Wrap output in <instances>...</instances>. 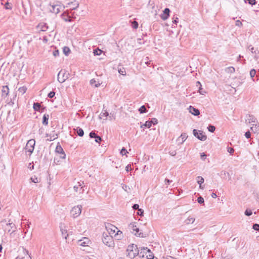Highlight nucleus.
Listing matches in <instances>:
<instances>
[{
    "instance_id": "21",
    "label": "nucleus",
    "mask_w": 259,
    "mask_h": 259,
    "mask_svg": "<svg viewBox=\"0 0 259 259\" xmlns=\"http://www.w3.org/2000/svg\"><path fill=\"white\" fill-rule=\"evenodd\" d=\"M74 130L78 136L81 137L83 136L84 131L81 128L77 127L76 128H74Z\"/></svg>"
},
{
    "instance_id": "25",
    "label": "nucleus",
    "mask_w": 259,
    "mask_h": 259,
    "mask_svg": "<svg viewBox=\"0 0 259 259\" xmlns=\"http://www.w3.org/2000/svg\"><path fill=\"white\" fill-rule=\"evenodd\" d=\"M196 86L199 87L198 92L200 93V94L204 95V93H205V91L202 88H201V85L199 81H198L196 82Z\"/></svg>"
},
{
    "instance_id": "4",
    "label": "nucleus",
    "mask_w": 259,
    "mask_h": 259,
    "mask_svg": "<svg viewBox=\"0 0 259 259\" xmlns=\"http://www.w3.org/2000/svg\"><path fill=\"white\" fill-rule=\"evenodd\" d=\"M35 144V141L34 139H30L28 141L25 147V149L26 150V153L29 152V155H30L32 152H33L34 149V146Z\"/></svg>"
},
{
    "instance_id": "19",
    "label": "nucleus",
    "mask_w": 259,
    "mask_h": 259,
    "mask_svg": "<svg viewBox=\"0 0 259 259\" xmlns=\"http://www.w3.org/2000/svg\"><path fill=\"white\" fill-rule=\"evenodd\" d=\"M26 90H27V88L26 87L24 86V87L19 88L16 93V94L18 96H21L26 92Z\"/></svg>"
},
{
    "instance_id": "27",
    "label": "nucleus",
    "mask_w": 259,
    "mask_h": 259,
    "mask_svg": "<svg viewBox=\"0 0 259 259\" xmlns=\"http://www.w3.org/2000/svg\"><path fill=\"white\" fill-rule=\"evenodd\" d=\"M146 250H144L143 249V247L141 248L139 251V255L140 257H141L142 259H146V257L145 256Z\"/></svg>"
},
{
    "instance_id": "49",
    "label": "nucleus",
    "mask_w": 259,
    "mask_h": 259,
    "mask_svg": "<svg viewBox=\"0 0 259 259\" xmlns=\"http://www.w3.org/2000/svg\"><path fill=\"white\" fill-rule=\"evenodd\" d=\"M169 154L171 155V156H174L176 155L177 154V152H176V150H170L169 151Z\"/></svg>"
},
{
    "instance_id": "57",
    "label": "nucleus",
    "mask_w": 259,
    "mask_h": 259,
    "mask_svg": "<svg viewBox=\"0 0 259 259\" xmlns=\"http://www.w3.org/2000/svg\"><path fill=\"white\" fill-rule=\"evenodd\" d=\"M104 111L105 112L104 113L102 112L101 114V115L107 117L109 115L108 112L106 110H105Z\"/></svg>"
},
{
    "instance_id": "23",
    "label": "nucleus",
    "mask_w": 259,
    "mask_h": 259,
    "mask_svg": "<svg viewBox=\"0 0 259 259\" xmlns=\"http://www.w3.org/2000/svg\"><path fill=\"white\" fill-rule=\"evenodd\" d=\"M2 96H7L9 92V89L8 86H3L2 90Z\"/></svg>"
},
{
    "instance_id": "29",
    "label": "nucleus",
    "mask_w": 259,
    "mask_h": 259,
    "mask_svg": "<svg viewBox=\"0 0 259 259\" xmlns=\"http://www.w3.org/2000/svg\"><path fill=\"white\" fill-rule=\"evenodd\" d=\"M90 83L92 86H94L95 87H98L100 85V83L94 79H92L90 80Z\"/></svg>"
},
{
    "instance_id": "50",
    "label": "nucleus",
    "mask_w": 259,
    "mask_h": 259,
    "mask_svg": "<svg viewBox=\"0 0 259 259\" xmlns=\"http://www.w3.org/2000/svg\"><path fill=\"white\" fill-rule=\"evenodd\" d=\"M227 151L230 154H233L234 152V149L233 148H231V147H228L227 148Z\"/></svg>"
},
{
    "instance_id": "46",
    "label": "nucleus",
    "mask_w": 259,
    "mask_h": 259,
    "mask_svg": "<svg viewBox=\"0 0 259 259\" xmlns=\"http://www.w3.org/2000/svg\"><path fill=\"white\" fill-rule=\"evenodd\" d=\"M252 229L255 231H259V224H254L252 226Z\"/></svg>"
},
{
    "instance_id": "3",
    "label": "nucleus",
    "mask_w": 259,
    "mask_h": 259,
    "mask_svg": "<svg viewBox=\"0 0 259 259\" xmlns=\"http://www.w3.org/2000/svg\"><path fill=\"white\" fill-rule=\"evenodd\" d=\"M69 73L65 70H61L58 74V80L60 83L64 82L69 77Z\"/></svg>"
},
{
    "instance_id": "62",
    "label": "nucleus",
    "mask_w": 259,
    "mask_h": 259,
    "mask_svg": "<svg viewBox=\"0 0 259 259\" xmlns=\"http://www.w3.org/2000/svg\"><path fill=\"white\" fill-rule=\"evenodd\" d=\"M132 169V168H131V166L130 164H128L125 167V170L127 172H128L129 171H130Z\"/></svg>"
},
{
    "instance_id": "12",
    "label": "nucleus",
    "mask_w": 259,
    "mask_h": 259,
    "mask_svg": "<svg viewBox=\"0 0 259 259\" xmlns=\"http://www.w3.org/2000/svg\"><path fill=\"white\" fill-rule=\"evenodd\" d=\"M62 8H65V7H62L60 5H55L52 6V10H51V11L52 13H54L56 14L59 13L60 12V9Z\"/></svg>"
},
{
    "instance_id": "40",
    "label": "nucleus",
    "mask_w": 259,
    "mask_h": 259,
    "mask_svg": "<svg viewBox=\"0 0 259 259\" xmlns=\"http://www.w3.org/2000/svg\"><path fill=\"white\" fill-rule=\"evenodd\" d=\"M195 219L194 218L189 217L186 221L187 224H189L190 222L191 223H193L195 221Z\"/></svg>"
},
{
    "instance_id": "43",
    "label": "nucleus",
    "mask_w": 259,
    "mask_h": 259,
    "mask_svg": "<svg viewBox=\"0 0 259 259\" xmlns=\"http://www.w3.org/2000/svg\"><path fill=\"white\" fill-rule=\"evenodd\" d=\"M127 153H128L127 150L124 147H123L120 151V154L122 155H126Z\"/></svg>"
},
{
    "instance_id": "28",
    "label": "nucleus",
    "mask_w": 259,
    "mask_h": 259,
    "mask_svg": "<svg viewBox=\"0 0 259 259\" xmlns=\"http://www.w3.org/2000/svg\"><path fill=\"white\" fill-rule=\"evenodd\" d=\"M247 119L248 120V122L249 123H251V122H255V118L254 117L253 115H248L247 116Z\"/></svg>"
},
{
    "instance_id": "45",
    "label": "nucleus",
    "mask_w": 259,
    "mask_h": 259,
    "mask_svg": "<svg viewBox=\"0 0 259 259\" xmlns=\"http://www.w3.org/2000/svg\"><path fill=\"white\" fill-rule=\"evenodd\" d=\"M256 74V71L255 69H252L250 71V75L251 78L253 77Z\"/></svg>"
},
{
    "instance_id": "54",
    "label": "nucleus",
    "mask_w": 259,
    "mask_h": 259,
    "mask_svg": "<svg viewBox=\"0 0 259 259\" xmlns=\"http://www.w3.org/2000/svg\"><path fill=\"white\" fill-rule=\"evenodd\" d=\"M53 54L55 57L58 56L59 55V51L58 50H56L53 52Z\"/></svg>"
},
{
    "instance_id": "7",
    "label": "nucleus",
    "mask_w": 259,
    "mask_h": 259,
    "mask_svg": "<svg viewBox=\"0 0 259 259\" xmlns=\"http://www.w3.org/2000/svg\"><path fill=\"white\" fill-rule=\"evenodd\" d=\"M81 209L82 206L80 205L74 206L71 210V213L74 218H76L80 214Z\"/></svg>"
},
{
    "instance_id": "2",
    "label": "nucleus",
    "mask_w": 259,
    "mask_h": 259,
    "mask_svg": "<svg viewBox=\"0 0 259 259\" xmlns=\"http://www.w3.org/2000/svg\"><path fill=\"white\" fill-rule=\"evenodd\" d=\"M110 232H103L102 234V242L106 246L109 247L114 246V242L112 235Z\"/></svg>"
},
{
    "instance_id": "44",
    "label": "nucleus",
    "mask_w": 259,
    "mask_h": 259,
    "mask_svg": "<svg viewBox=\"0 0 259 259\" xmlns=\"http://www.w3.org/2000/svg\"><path fill=\"white\" fill-rule=\"evenodd\" d=\"M244 2L245 3H248L251 5H253L255 4V0H244Z\"/></svg>"
},
{
    "instance_id": "51",
    "label": "nucleus",
    "mask_w": 259,
    "mask_h": 259,
    "mask_svg": "<svg viewBox=\"0 0 259 259\" xmlns=\"http://www.w3.org/2000/svg\"><path fill=\"white\" fill-rule=\"evenodd\" d=\"M55 95V92L52 91L50 92L48 94L47 97H54Z\"/></svg>"
},
{
    "instance_id": "63",
    "label": "nucleus",
    "mask_w": 259,
    "mask_h": 259,
    "mask_svg": "<svg viewBox=\"0 0 259 259\" xmlns=\"http://www.w3.org/2000/svg\"><path fill=\"white\" fill-rule=\"evenodd\" d=\"M163 258L164 259H177L176 258L170 255H166L165 257L164 256Z\"/></svg>"
},
{
    "instance_id": "42",
    "label": "nucleus",
    "mask_w": 259,
    "mask_h": 259,
    "mask_svg": "<svg viewBox=\"0 0 259 259\" xmlns=\"http://www.w3.org/2000/svg\"><path fill=\"white\" fill-rule=\"evenodd\" d=\"M244 213L247 216H250L252 214V212L251 210L247 209L245 211Z\"/></svg>"
},
{
    "instance_id": "58",
    "label": "nucleus",
    "mask_w": 259,
    "mask_h": 259,
    "mask_svg": "<svg viewBox=\"0 0 259 259\" xmlns=\"http://www.w3.org/2000/svg\"><path fill=\"white\" fill-rule=\"evenodd\" d=\"M206 157V155L204 153H202L200 154V158L202 160H204Z\"/></svg>"
},
{
    "instance_id": "47",
    "label": "nucleus",
    "mask_w": 259,
    "mask_h": 259,
    "mask_svg": "<svg viewBox=\"0 0 259 259\" xmlns=\"http://www.w3.org/2000/svg\"><path fill=\"white\" fill-rule=\"evenodd\" d=\"M138 212H137V214L139 215H140V216H143L144 215V211L143 209H141V208H139L138 210Z\"/></svg>"
},
{
    "instance_id": "34",
    "label": "nucleus",
    "mask_w": 259,
    "mask_h": 259,
    "mask_svg": "<svg viewBox=\"0 0 259 259\" xmlns=\"http://www.w3.org/2000/svg\"><path fill=\"white\" fill-rule=\"evenodd\" d=\"M152 126L151 125V122H150L149 121H147L145 122L144 124H143L141 126V127H147L150 128Z\"/></svg>"
},
{
    "instance_id": "9",
    "label": "nucleus",
    "mask_w": 259,
    "mask_h": 259,
    "mask_svg": "<svg viewBox=\"0 0 259 259\" xmlns=\"http://www.w3.org/2000/svg\"><path fill=\"white\" fill-rule=\"evenodd\" d=\"M90 138H94L96 143L100 144L102 141L101 137L98 136L94 131H92L89 134Z\"/></svg>"
},
{
    "instance_id": "1",
    "label": "nucleus",
    "mask_w": 259,
    "mask_h": 259,
    "mask_svg": "<svg viewBox=\"0 0 259 259\" xmlns=\"http://www.w3.org/2000/svg\"><path fill=\"white\" fill-rule=\"evenodd\" d=\"M126 251L127 252V256L132 259L138 255L140 249H139L136 245L131 244L127 246Z\"/></svg>"
},
{
    "instance_id": "5",
    "label": "nucleus",
    "mask_w": 259,
    "mask_h": 259,
    "mask_svg": "<svg viewBox=\"0 0 259 259\" xmlns=\"http://www.w3.org/2000/svg\"><path fill=\"white\" fill-rule=\"evenodd\" d=\"M193 134L196 138L200 141H204L207 139L206 135L202 131L194 129L193 131Z\"/></svg>"
},
{
    "instance_id": "60",
    "label": "nucleus",
    "mask_w": 259,
    "mask_h": 259,
    "mask_svg": "<svg viewBox=\"0 0 259 259\" xmlns=\"http://www.w3.org/2000/svg\"><path fill=\"white\" fill-rule=\"evenodd\" d=\"M172 182L171 180H170L168 179H165V184L166 185H169Z\"/></svg>"
},
{
    "instance_id": "53",
    "label": "nucleus",
    "mask_w": 259,
    "mask_h": 259,
    "mask_svg": "<svg viewBox=\"0 0 259 259\" xmlns=\"http://www.w3.org/2000/svg\"><path fill=\"white\" fill-rule=\"evenodd\" d=\"M245 136L247 139H249L251 137V133L249 131H247L245 133Z\"/></svg>"
},
{
    "instance_id": "61",
    "label": "nucleus",
    "mask_w": 259,
    "mask_h": 259,
    "mask_svg": "<svg viewBox=\"0 0 259 259\" xmlns=\"http://www.w3.org/2000/svg\"><path fill=\"white\" fill-rule=\"evenodd\" d=\"M248 49H249V50L252 53H255V52L254 51V48L253 47H252L251 45L249 46L248 47Z\"/></svg>"
},
{
    "instance_id": "20",
    "label": "nucleus",
    "mask_w": 259,
    "mask_h": 259,
    "mask_svg": "<svg viewBox=\"0 0 259 259\" xmlns=\"http://www.w3.org/2000/svg\"><path fill=\"white\" fill-rule=\"evenodd\" d=\"M196 179L197 183L199 185V188L201 189H203L204 186H202V184L204 182V179L201 176H198L196 178Z\"/></svg>"
},
{
    "instance_id": "15",
    "label": "nucleus",
    "mask_w": 259,
    "mask_h": 259,
    "mask_svg": "<svg viewBox=\"0 0 259 259\" xmlns=\"http://www.w3.org/2000/svg\"><path fill=\"white\" fill-rule=\"evenodd\" d=\"M188 110L190 113L195 116H198L200 114L199 110L197 108H194L192 106H190L188 108Z\"/></svg>"
},
{
    "instance_id": "32",
    "label": "nucleus",
    "mask_w": 259,
    "mask_h": 259,
    "mask_svg": "<svg viewBox=\"0 0 259 259\" xmlns=\"http://www.w3.org/2000/svg\"><path fill=\"white\" fill-rule=\"evenodd\" d=\"M30 180L32 182L34 183H38L40 181V179L39 178H38L35 176H34L33 177H32L30 178Z\"/></svg>"
},
{
    "instance_id": "59",
    "label": "nucleus",
    "mask_w": 259,
    "mask_h": 259,
    "mask_svg": "<svg viewBox=\"0 0 259 259\" xmlns=\"http://www.w3.org/2000/svg\"><path fill=\"white\" fill-rule=\"evenodd\" d=\"M58 138L57 135H53L52 136L50 137V138L49 139L50 141H53Z\"/></svg>"
},
{
    "instance_id": "13",
    "label": "nucleus",
    "mask_w": 259,
    "mask_h": 259,
    "mask_svg": "<svg viewBox=\"0 0 259 259\" xmlns=\"http://www.w3.org/2000/svg\"><path fill=\"white\" fill-rule=\"evenodd\" d=\"M48 29V26L45 23H40L37 26V29L38 31H46Z\"/></svg>"
},
{
    "instance_id": "30",
    "label": "nucleus",
    "mask_w": 259,
    "mask_h": 259,
    "mask_svg": "<svg viewBox=\"0 0 259 259\" xmlns=\"http://www.w3.org/2000/svg\"><path fill=\"white\" fill-rule=\"evenodd\" d=\"M16 98H7L6 103L10 106H12L14 104V101Z\"/></svg>"
},
{
    "instance_id": "52",
    "label": "nucleus",
    "mask_w": 259,
    "mask_h": 259,
    "mask_svg": "<svg viewBox=\"0 0 259 259\" xmlns=\"http://www.w3.org/2000/svg\"><path fill=\"white\" fill-rule=\"evenodd\" d=\"M138 23L137 21H134L133 22V27L135 29H136L138 27Z\"/></svg>"
},
{
    "instance_id": "64",
    "label": "nucleus",
    "mask_w": 259,
    "mask_h": 259,
    "mask_svg": "<svg viewBox=\"0 0 259 259\" xmlns=\"http://www.w3.org/2000/svg\"><path fill=\"white\" fill-rule=\"evenodd\" d=\"M122 231H120V230H117L115 235H116L117 236H119V235H122Z\"/></svg>"
},
{
    "instance_id": "10",
    "label": "nucleus",
    "mask_w": 259,
    "mask_h": 259,
    "mask_svg": "<svg viewBox=\"0 0 259 259\" xmlns=\"http://www.w3.org/2000/svg\"><path fill=\"white\" fill-rule=\"evenodd\" d=\"M11 230H12V232L10 233V235H12L16 230L15 224L13 223H7L5 230H8V232H10Z\"/></svg>"
},
{
    "instance_id": "38",
    "label": "nucleus",
    "mask_w": 259,
    "mask_h": 259,
    "mask_svg": "<svg viewBox=\"0 0 259 259\" xmlns=\"http://www.w3.org/2000/svg\"><path fill=\"white\" fill-rule=\"evenodd\" d=\"M207 129L209 132L213 133L215 130V127L213 125L209 124L207 127Z\"/></svg>"
},
{
    "instance_id": "24",
    "label": "nucleus",
    "mask_w": 259,
    "mask_h": 259,
    "mask_svg": "<svg viewBox=\"0 0 259 259\" xmlns=\"http://www.w3.org/2000/svg\"><path fill=\"white\" fill-rule=\"evenodd\" d=\"M188 136H187V134L186 133H182L181 136H180V137L178 138V141H179L180 140V139H182V142H180L181 144H182L184 142V141H186V140L187 139Z\"/></svg>"
},
{
    "instance_id": "11",
    "label": "nucleus",
    "mask_w": 259,
    "mask_h": 259,
    "mask_svg": "<svg viewBox=\"0 0 259 259\" xmlns=\"http://www.w3.org/2000/svg\"><path fill=\"white\" fill-rule=\"evenodd\" d=\"M55 152L60 154H63V156H60V157L62 159H65L66 157V154L60 145L58 144L56 147Z\"/></svg>"
},
{
    "instance_id": "6",
    "label": "nucleus",
    "mask_w": 259,
    "mask_h": 259,
    "mask_svg": "<svg viewBox=\"0 0 259 259\" xmlns=\"http://www.w3.org/2000/svg\"><path fill=\"white\" fill-rule=\"evenodd\" d=\"M128 227H129L130 229L133 230V231L136 232V233L135 234V235H137V236H139L140 237H144L143 235V234L142 233H139V232L140 231V229L137 226V223L134 222V223H131L129 225Z\"/></svg>"
},
{
    "instance_id": "26",
    "label": "nucleus",
    "mask_w": 259,
    "mask_h": 259,
    "mask_svg": "<svg viewBox=\"0 0 259 259\" xmlns=\"http://www.w3.org/2000/svg\"><path fill=\"white\" fill-rule=\"evenodd\" d=\"M61 228V231L62 233V235L63 237H64L65 239H67V237L68 236V234L67 233V230L66 229H63L61 227H60Z\"/></svg>"
},
{
    "instance_id": "22",
    "label": "nucleus",
    "mask_w": 259,
    "mask_h": 259,
    "mask_svg": "<svg viewBox=\"0 0 259 259\" xmlns=\"http://www.w3.org/2000/svg\"><path fill=\"white\" fill-rule=\"evenodd\" d=\"M49 118V115L48 114H45L42 117V123L45 125L48 124V120Z\"/></svg>"
},
{
    "instance_id": "36",
    "label": "nucleus",
    "mask_w": 259,
    "mask_h": 259,
    "mask_svg": "<svg viewBox=\"0 0 259 259\" xmlns=\"http://www.w3.org/2000/svg\"><path fill=\"white\" fill-rule=\"evenodd\" d=\"M118 71L121 75L125 76L126 75L125 69L124 67L118 68Z\"/></svg>"
},
{
    "instance_id": "18",
    "label": "nucleus",
    "mask_w": 259,
    "mask_h": 259,
    "mask_svg": "<svg viewBox=\"0 0 259 259\" xmlns=\"http://www.w3.org/2000/svg\"><path fill=\"white\" fill-rule=\"evenodd\" d=\"M105 227L107 230L108 231L109 230H111V232H113V233L115 232V230L117 229V228L114 225L110 224L109 223H107L105 224Z\"/></svg>"
},
{
    "instance_id": "37",
    "label": "nucleus",
    "mask_w": 259,
    "mask_h": 259,
    "mask_svg": "<svg viewBox=\"0 0 259 259\" xmlns=\"http://www.w3.org/2000/svg\"><path fill=\"white\" fill-rule=\"evenodd\" d=\"M139 111L141 114L145 113L147 112L146 108L144 105H142L139 109Z\"/></svg>"
},
{
    "instance_id": "33",
    "label": "nucleus",
    "mask_w": 259,
    "mask_h": 259,
    "mask_svg": "<svg viewBox=\"0 0 259 259\" xmlns=\"http://www.w3.org/2000/svg\"><path fill=\"white\" fill-rule=\"evenodd\" d=\"M33 108L35 111H39L40 108V105L37 102L34 103Z\"/></svg>"
},
{
    "instance_id": "16",
    "label": "nucleus",
    "mask_w": 259,
    "mask_h": 259,
    "mask_svg": "<svg viewBox=\"0 0 259 259\" xmlns=\"http://www.w3.org/2000/svg\"><path fill=\"white\" fill-rule=\"evenodd\" d=\"M170 10L168 8H165L163 11V14L161 15V18L163 20H166L169 15Z\"/></svg>"
},
{
    "instance_id": "48",
    "label": "nucleus",
    "mask_w": 259,
    "mask_h": 259,
    "mask_svg": "<svg viewBox=\"0 0 259 259\" xmlns=\"http://www.w3.org/2000/svg\"><path fill=\"white\" fill-rule=\"evenodd\" d=\"M150 122H151V125L152 124H153L154 125H155L156 124H157L158 123V120L156 118H152L151 120V121H149Z\"/></svg>"
},
{
    "instance_id": "35",
    "label": "nucleus",
    "mask_w": 259,
    "mask_h": 259,
    "mask_svg": "<svg viewBox=\"0 0 259 259\" xmlns=\"http://www.w3.org/2000/svg\"><path fill=\"white\" fill-rule=\"evenodd\" d=\"M63 53L64 54L66 55V56H67L68 55V54L70 53V49L67 47H64L63 48Z\"/></svg>"
},
{
    "instance_id": "31",
    "label": "nucleus",
    "mask_w": 259,
    "mask_h": 259,
    "mask_svg": "<svg viewBox=\"0 0 259 259\" xmlns=\"http://www.w3.org/2000/svg\"><path fill=\"white\" fill-rule=\"evenodd\" d=\"M225 70L227 73H233L235 71V68L232 66H230V67L226 68Z\"/></svg>"
},
{
    "instance_id": "14",
    "label": "nucleus",
    "mask_w": 259,
    "mask_h": 259,
    "mask_svg": "<svg viewBox=\"0 0 259 259\" xmlns=\"http://www.w3.org/2000/svg\"><path fill=\"white\" fill-rule=\"evenodd\" d=\"M144 250H146L145 255H146V259H154V255L151 251L150 249L147 247H143Z\"/></svg>"
},
{
    "instance_id": "56",
    "label": "nucleus",
    "mask_w": 259,
    "mask_h": 259,
    "mask_svg": "<svg viewBox=\"0 0 259 259\" xmlns=\"http://www.w3.org/2000/svg\"><path fill=\"white\" fill-rule=\"evenodd\" d=\"M132 208L134 210H138L139 209V205L138 204H134L133 205Z\"/></svg>"
},
{
    "instance_id": "8",
    "label": "nucleus",
    "mask_w": 259,
    "mask_h": 259,
    "mask_svg": "<svg viewBox=\"0 0 259 259\" xmlns=\"http://www.w3.org/2000/svg\"><path fill=\"white\" fill-rule=\"evenodd\" d=\"M77 184V185H75L73 187L74 191L76 192H78L79 194H82L84 191V188L85 187V186L84 185V182L83 181L79 182H78Z\"/></svg>"
},
{
    "instance_id": "17",
    "label": "nucleus",
    "mask_w": 259,
    "mask_h": 259,
    "mask_svg": "<svg viewBox=\"0 0 259 259\" xmlns=\"http://www.w3.org/2000/svg\"><path fill=\"white\" fill-rule=\"evenodd\" d=\"M67 7H69L71 10H75L79 6V4L77 2L74 1L73 2H71L68 3L67 4Z\"/></svg>"
},
{
    "instance_id": "39",
    "label": "nucleus",
    "mask_w": 259,
    "mask_h": 259,
    "mask_svg": "<svg viewBox=\"0 0 259 259\" xmlns=\"http://www.w3.org/2000/svg\"><path fill=\"white\" fill-rule=\"evenodd\" d=\"M94 54L95 56H99L101 54L102 51L100 49H95L94 50Z\"/></svg>"
},
{
    "instance_id": "41",
    "label": "nucleus",
    "mask_w": 259,
    "mask_h": 259,
    "mask_svg": "<svg viewBox=\"0 0 259 259\" xmlns=\"http://www.w3.org/2000/svg\"><path fill=\"white\" fill-rule=\"evenodd\" d=\"M197 201L200 204H204V200L202 196H199L198 197Z\"/></svg>"
},
{
    "instance_id": "55",
    "label": "nucleus",
    "mask_w": 259,
    "mask_h": 259,
    "mask_svg": "<svg viewBox=\"0 0 259 259\" xmlns=\"http://www.w3.org/2000/svg\"><path fill=\"white\" fill-rule=\"evenodd\" d=\"M235 25L236 26H237L238 27H241L242 25V22L240 20H237L235 22Z\"/></svg>"
}]
</instances>
